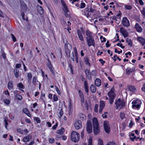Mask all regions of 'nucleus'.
I'll use <instances>...</instances> for the list:
<instances>
[{
	"instance_id": "1",
	"label": "nucleus",
	"mask_w": 145,
	"mask_h": 145,
	"mask_svg": "<svg viewBox=\"0 0 145 145\" xmlns=\"http://www.w3.org/2000/svg\"><path fill=\"white\" fill-rule=\"evenodd\" d=\"M93 131L95 135H97L100 132L99 124L97 118H94L93 119Z\"/></svg>"
},
{
	"instance_id": "2",
	"label": "nucleus",
	"mask_w": 145,
	"mask_h": 145,
	"mask_svg": "<svg viewBox=\"0 0 145 145\" xmlns=\"http://www.w3.org/2000/svg\"><path fill=\"white\" fill-rule=\"evenodd\" d=\"M114 88L113 87L110 91L108 93V95L109 96V102L110 104H112L114 98L116 97V95L114 92Z\"/></svg>"
},
{
	"instance_id": "3",
	"label": "nucleus",
	"mask_w": 145,
	"mask_h": 145,
	"mask_svg": "<svg viewBox=\"0 0 145 145\" xmlns=\"http://www.w3.org/2000/svg\"><path fill=\"white\" fill-rule=\"evenodd\" d=\"M80 138V135L77 132L74 131L72 132L71 135V140L74 142H78Z\"/></svg>"
},
{
	"instance_id": "4",
	"label": "nucleus",
	"mask_w": 145,
	"mask_h": 145,
	"mask_svg": "<svg viewBox=\"0 0 145 145\" xmlns=\"http://www.w3.org/2000/svg\"><path fill=\"white\" fill-rule=\"evenodd\" d=\"M115 104L116 105V109H121L125 105L124 103L120 99H118L116 101Z\"/></svg>"
},
{
	"instance_id": "5",
	"label": "nucleus",
	"mask_w": 145,
	"mask_h": 145,
	"mask_svg": "<svg viewBox=\"0 0 145 145\" xmlns=\"http://www.w3.org/2000/svg\"><path fill=\"white\" fill-rule=\"evenodd\" d=\"M65 53L68 57L70 56L72 47L71 45L69 43L65 44Z\"/></svg>"
},
{
	"instance_id": "6",
	"label": "nucleus",
	"mask_w": 145,
	"mask_h": 145,
	"mask_svg": "<svg viewBox=\"0 0 145 145\" xmlns=\"http://www.w3.org/2000/svg\"><path fill=\"white\" fill-rule=\"evenodd\" d=\"M86 129L88 133H91L92 132V124L89 120L87 121Z\"/></svg>"
},
{
	"instance_id": "7",
	"label": "nucleus",
	"mask_w": 145,
	"mask_h": 145,
	"mask_svg": "<svg viewBox=\"0 0 145 145\" xmlns=\"http://www.w3.org/2000/svg\"><path fill=\"white\" fill-rule=\"evenodd\" d=\"M104 128L105 132L109 133L110 132V127L108 121H105L104 122Z\"/></svg>"
},
{
	"instance_id": "8",
	"label": "nucleus",
	"mask_w": 145,
	"mask_h": 145,
	"mask_svg": "<svg viewBox=\"0 0 145 145\" xmlns=\"http://www.w3.org/2000/svg\"><path fill=\"white\" fill-rule=\"evenodd\" d=\"M86 38L89 47L91 45L94 46L95 41L93 38H91L88 39L87 37Z\"/></svg>"
},
{
	"instance_id": "9",
	"label": "nucleus",
	"mask_w": 145,
	"mask_h": 145,
	"mask_svg": "<svg viewBox=\"0 0 145 145\" xmlns=\"http://www.w3.org/2000/svg\"><path fill=\"white\" fill-rule=\"evenodd\" d=\"M122 22L123 25L124 26L128 27L129 25V21L126 17H124L123 18Z\"/></svg>"
},
{
	"instance_id": "10",
	"label": "nucleus",
	"mask_w": 145,
	"mask_h": 145,
	"mask_svg": "<svg viewBox=\"0 0 145 145\" xmlns=\"http://www.w3.org/2000/svg\"><path fill=\"white\" fill-rule=\"evenodd\" d=\"M48 62L47 64V66L52 73L53 74H54L55 72L54 71V68H53V66L51 63V62L48 59Z\"/></svg>"
},
{
	"instance_id": "11",
	"label": "nucleus",
	"mask_w": 145,
	"mask_h": 145,
	"mask_svg": "<svg viewBox=\"0 0 145 145\" xmlns=\"http://www.w3.org/2000/svg\"><path fill=\"white\" fill-rule=\"evenodd\" d=\"M105 102L104 101H101L100 103L99 112L100 114H101L104 107L105 106Z\"/></svg>"
},
{
	"instance_id": "12",
	"label": "nucleus",
	"mask_w": 145,
	"mask_h": 145,
	"mask_svg": "<svg viewBox=\"0 0 145 145\" xmlns=\"http://www.w3.org/2000/svg\"><path fill=\"white\" fill-rule=\"evenodd\" d=\"M120 31L125 38L128 36V34L127 32V31L124 29L123 28L121 27L120 28Z\"/></svg>"
},
{
	"instance_id": "13",
	"label": "nucleus",
	"mask_w": 145,
	"mask_h": 145,
	"mask_svg": "<svg viewBox=\"0 0 145 145\" xmlns=\"http://www.w3.org/2000/svg\"><path fill=\"white\" fill-rule=\"evenodd\" d=\"M74 127L75 128L78 129L82 127L81 121L80 120H77L74 124Z\"/></svg>"
},
{
	"instance_id": "14",
	"label": "nucleus",
	"mask_w": 145,
	"mask_h": 145,
	"mask_svg": "<svg viewBox=\"0 0 145 145\" xmlns=\"http://www.w3.org/2000/svg\"><path fill=\"white\" fill-rule=\"evenodd\" d=\"M85 72L87 78L89 80H91L92 79V77L91 72L90 70L88 69H86L85 71Z\"/></svg>"
},
{
	"instance_id": "15",
	"label": "nucleus",
	"mask_w": 145,
	"mask_h": 145,
	"mask_svg": "<svg viewBox=\"0 0 145 145\" xmlns=\"http://www.w3.org/2000/svg\"><path fill=\"white\" fill-rule=\"evenodd\" d=\"M61 2L63 6L62 7L63 10L64 12H69L68 8L65 2L62 0H61Z\"/></svg>"
},
{
	"instance_id": "16",
	"label": "nucleus",
	"mask_w": 145,
	"mask_h": 145,
	"mask_svg": "<svg viewBox=\"0 0 145 145\" xmlns=\"http://www.w3.org/2000/svg\"><path fill=\"white\" fill-rule=\"evenodd\" d=\"M38 12L40 14H42L44 13V10L42 7L39 5H38L37 7Z\"/></svg>"
},
{
	"instance_id": "17",
	"label": "nucleus",
	"mask_w": 145,
	"mask_h": 145,
	"mask_svg": "<svg viewBox=\"0 0 145 145\" xmlns=\"http://www.w3.org/2000/svg\"><path fill=\"white\" fill-rule=\"evenodd\" d=\"M32 138V136L30 135L25 136L23 139V141L24 142H27L31 139Z\"/></svg>"
},
{
	"instance_id": "18",
	"label": "nucleus",
	"mask_w": 145,
	"mask_h": 145,
	"mask_svg": "<svg viewBox=\"0 0 145 145\" xmlns=\"http://www.w3.org/2000/svg\"><path fill=\"white\" fill-rule=\"evenodd\" d=\"M135 27L138 32L140 33L142 31V28L138 24H136L135 25Z\"/></svg>"
},
{
	"instance_id": "19",
	"label": "nucleus",
	"mask_w": 145,
	"mask_h": 145,
	"mask_svg": "<svg viewBox=\"0 0 145 145\" xmlns=\"http://www.w3.org/2000/svg\"><path fill=\"white\" fill-rule=\"evenodd\" d=\"M78 35V37L80 39L81 41L84 40L83 37L82 35V33L80 30H78L77 31Z\"/></svg>"
},
{
	"instance_id": "20",
	"label": "nucleus",
	"mask_w": 145,
	"mask_h": 145,
	"mask_svg": "<svg viewBox=\"0 0 145 145\" xmlns=\"http://www.w3.org/2000/svg\"><path fill=\"white\" fill-rule=\"evenodd\" d=\"M95 84L97 87H99L101 84V81L99 78H97L95 80Z\"/></svg>"
},
{
	"instance_id": "21",
	"label": "nucleus",
	"mask_w": 145,
	"mask_h": 145,
	"mask_svg": "<svg viewBox=\"0 0 145 145\" xmlns=\"http://www.w3.org/2000/svg\"><path fill=\"white\" fill-rule=\"evenodd\" d=\"M128 88L130 91L133 92H135L136 90L134 86L131 85H129L128 86Z\"/></svg>"
},
{
	"instance_id": "22",
	"label": "nucleus",
	"mask_w": 145,
	"mask_h": 145,
	"mask_svg": "<svg viewBox=\"0 0 145 145\" xmlns=\"http://www.w3.org/2000/svg\"><path fill=\"white\" fill-rule=\"evenodd\" d=\"M14 72L16 77V78H18L20 74L19 70L17 69H15Z\"/></svg>"
},
{
	"instance_id": "23",
	"label": "nucleus",
	"mask_w": 145,
	"mask_h": 145,
	"mask_svg": "<svg viewBox=\"0 0 145 145\" xmlns=\"http://www.w3.org/2000/svg\"><path fill=\"white\" fill-rule=\"evenodd\" d=\"M72 65L70 64H69L68 68L67 69V72L68 73H71L73 74V69H72Z\"/></svg>"
},
{
	"instance_id": "24",
	"label": "nucleus",
	"mask_w": 145,
	"mask_h": 145,
	"mask_svg": "<svg viewBox=\"0 0 145 145\" xmlns=\"http://www.w3.org/2000/svg\"><path fill=\"white\" fill-rule=\"evenodd\" d=\"M21 8L22 10L23 11H26L27 10V7L25 3H23L21 4Z\"/></svg>"
},
{
	"instance_id": "25",
	"label": "nucleus",
	"mask_w": 145,
	"mask_h": 145,
	"mask_svg": "<svg viewBox=\"0 0 145 145\" xmlns=\"http://www.w3.org/2000/svg\"><path fill=\"white\" fill-rule=\"evenodd\" d=\"M134 69L132 68L131 69L129 67H128L126 70V73L127 75L130 74L131 72H132L134 71Z\"/></svg>"
},
{
	"instance_id": "26",
	"label": "nucleus",
	"mask_w": 145,
	"mask_h": 145,
	"mask_svg": "<svg viewBox=\"0 0 145 145\" xmlns=\"http://www.w3.org/2000/svg\"><path fill=\"white\" fill-rule=\"evenodd\" d=\"M84 85L86 92L87 93H88L89 90L88 89V84L87 82L86 81L84 82Z\"/></svg>"
},
{
	"instance_id": "27",
	"label": "nucleus",
	"mask_w": 145,
	"mask_h": 145,
	"mask_svg": "<svg viewBox=\"0 0 145 145\" xmlns=\"http://www.w3.org/2000/svg\"><path fill=\"white\" fill-rule=\"evenodd\" d=\"M90 89L92 93H94L96 91V88L93 84L91 85Z\"/></svg>"
},
{
	"instance_id": "28",
	"label": "nucleus",
	"mask_w": 145,
	"mask_h": 145,
	"mask_svg": "<svg viewBox=\"0 0 145 145\" xmlns=\"http://www.w3.org/2000/svg\"><path fill=\"white\" fill-rule=\"evenodd\" d=\"M137 40L141 43L143 45L145 44V39L141 37H138Z\"/></svg>"
},
{
	"instance_id": "29",
	"label": "nucleus",
	"mask_w": 145,
	"mask_h": 145,
	"mask_svg": "<svg viewBox=\"0 0 145 145\" xmlns=\"http://www.w3.org/2000/svg\"><path fill=\"white\" fill-rule=\"evenodd\" d=\"M13 83L12 81H10L8 84V88L9 89H13Z\"/></svg>"
},
{
	"instance_id": "30",
	"label": "nucleus",
	"mask_w": 145,
	"mask_h": 145,
	"mask_svg": "<svg viewBox=\"0 0 145 145\" xmlns=\"http://www.w3.org/2000/svg\"><path fill=\"white\" fill-rule=\"evenodd\" d=\"M126 42H127L128 44L130 46H132V43L131 40L128 38H127L126 40Z\"/></svg>"
},
{
	"instance_id": "31",
	"label": "nucleus",
	"mask_w": 145,
	"mask_h": 145,
	"mask_svg": "<svg viewBox=\"0 0 145 145\" xmlns=\"http://www.w3.org/2000/svg\"><path fill=\"white\" fill-rule=\"evenodd\" d=\"M65 131V130L64 128H62L58 130L57 131V133L61 135L63 134Z\"/></svg>"
},
{
	"instance_id": "32",
	"label": "nucleus",
	"mask_w": 145,
	"mask_h": 145,
	"mask_svg": "<svg viewBox=\"0 0 145 145\" xmlns=\"http://www.w3.org/2000/svg\"><path fill=\"white\" fill-rule=\"evenodd\" d=\"M86 35L89 37V38H93L92 37V33L91 32L88 31H86Z\"/></svg>"
},
{
	"instance_id": "33",
	"label": "nucleus",
	"mask_w": 145,
	"mask_h": 145,
	"mask_svg": "<svg viewBox=\"0 0 145 145\" xmlns=\"http://www.w3.org/2000/svg\"><path fill=\"white\" fill-rule=\"evenodd\" d=\"M17 87L23 89H24V85L21 83H20L18 84H17Z\"/></svg>"
},
{
	"instance_id": "34",
	"label": "nucleus",
	"mask_w": 145,
	"mask_h": 145,
	"mask_svg": "<svg viewBox=\"0 0 145 145\" xmlns=\"http://www.w3.org/2000/svg\"><path fill=\"white\" fill-rule=\"evenodd\" d=\"M15 96L16 98H17L18 100H21L22 99V97L21 95L18 94H16Z\"/></svg>"
},
{
	"instance_id": "35",
	"label": "nucleus",
	"mask_w": 145,
	"mask_h": 145,
	"mask_svg": "<svg viewBox=\"0 0 145 145\" xmlns=\"http://www.w3.org/2000/svg\"><path fill=\"white\" fill-rule=\"evenodd\" d=\"M84 60L86 64L87 65H90V63L89 61V59L88 57H85Z\"/></svg>"
},
{
	"instance_id": "36",
	"label": "nucleus",
	"mask_w": 145,
	"mask_h": 145,
	"mask_svg": "<svg viewBox=\"0 0 145 145\" xmlns=\"http://www.w3.org/2000/svg\"><path fill=\"white\" fill-rule=\"evenodd\" d=\"M125 8L126 9L130 10L132 9V7L131 5H125Z\"/></svg>"
},
{
	"instance_id": "37",
	"label": "nucleus",
	"mask_w": 145,
	"mask_h": 145,
	"mask_svg": "<svg viewBox=\"0 0 145 145\" xmlns=\"http://www.w3.org/2000/svg\"><path fill=\"white\" fill-rule=\"evenodd\" d=\"M80 96L81 98H84V96L82 92L80 90L78 91Z\"/></svg>"
},
{
	"instance_id": "38",
	"label": "nucleus",
	"mask_w": 145,
	"mask_h": 145,
	"mask_svg": "<svg viewBox=\"0 0 145 145\" xmlns=\"http://www.w3.org/2000/svg\"><path fill=\"white\" fill-rule=\"evenodd\" d=\"M3 101L7 105H8L10 103V101L7 99L4 100Z\"/></svg>"
},
{
	"instance_id": "39",
	"label": "nucleus",
	"mask_w": 145,
	"mask_h": 145,
	"mask_svg": "<svg viewBox=\"0 0 145 145\" xmlns=\"http://www.w3.org/2000/svg\"><path fill=\"white\" fill-rule=\"evenodd\" d=\"M91 76H95L96 75V71L94 70H92L91 72Z\"/></svg>"
},
{
	"instance_id": "40",
	"label": "nucleus",
	"mask_w": 145,
	"mask_h": 145,
	"mask_svg": "<svg viewBox=\"0 0 145 145\" xmlns=\"http://www.w3.org/2000/svg\"><path fill=\"white\" fill-rule=\"evenodd\" d=\"M140 106V105L139 104L133 105L132 107L133 108L136 107L137 108H138Z\"/></svg>"
},
{
	"instance_id": "41",
	"label": "nucleus",
	"mask_w": 145,
	"mask_h": 145,
	"mask_svg": "<svg viewBox=\"0 0 145 145\" xmlns=\"http://www.w3.org/2000/svg\"><path fill=\"white\" fill-rule=\"evenodd\" d=\"M34 120H36V122L37 123H40V120L39 118L35 117L34 118Z\"/></svg>"
},
{
	"instance_id": "42",
	"label": "nucleus",
	"mask_w": 145,
	"mask_h": 145,
	"mask_svg": "<svg viewBox=\"0 0 145 145\" xmlns=\"http://www.w3.org/2000/svg\"><path fill=\"white\" fill-rule=\"evenodd\" d=\"M106 145H117L116 143L113 141H110L108 142Z\"/></svg>"
},
{
	"instance_id": "43",
	"label": "nucleus",
	"mask_w": 145,
	"mask_h": 145,
	"mask_svg": "<svg viewBox=\"0 0 145 145\" xmlns=\"http://www.w3.org/2000/svg\"><path fill=\"white\" fill-rule=\"evenodd\" d=\"M11 37L13 41L14 42H16V37H14V35H13L12 34H11Z\"/></svg>"
},
{
	"instance_id": "44",
	"label": "nucleus",
	"mask_w": 145,
	"mask_h": 145,
	"mask_svg": "<svg viewBox=\"0 0 145 145\" xmlns=\"http://www.w3.org/2000/svg\"><path fill=\"white\" fill-rule=\"evenodd\" d=\"M98 105L97 104H96L94 107V110L95 112H98Z\"/></svg>"
},
{
	"instance_id": "45",
	"label": "nucleus",
	"mask_w": 145,
	"mask_h": 145,
	"mask_svg": "<svg viewBox=\"0 0 145 145\" xmlns=\"http://www.w3.org/2000/svg\"><path fill=\"white\" fill-rule=\"evenodd\" d=\"M125 114L123 112L121 113L120 115V117L122 119H123L125 118Z\"/></svg>"
},
{
	"instance_id": "46",
	"label": "nucleus",
	"mask_w": 145,
	"mask_h": 145,
	"mask_svg": "<svg viewBox=\"0 0 145 145\" xmlns=\"http://www.w3.org/2000/svg\"><path fill=\"white\" fill-rule=\"evenodd\" d=\"M92 139L91 138H90L88 140V145H92Z\"/></svg>"
},
{
	"instance_id": "47",
	"label": "nucleus",
	"mask_w": 145,
	"mask_h": 145,
	"mask_svg": "<svg viewBox=\"0 0 145 145\" xmlns=\"http://www.w3.org/2000/svg\"><path fill=\"white\" fill-rule=\"evenodd\" d=\"M55 140L53 138H50L49 139V143H53L54 142Z\"/></svg>"
},
{
	"instance_id": "48",
	"label": "nucleus",
	"mask_w": 145,
	"mask_h": 145,
	"mask_svg": "<svg viewBox=\"0 0 145 145\" xmlns=\"http://www.w3.org/2000/svg\"><path fill=\"white\" fill-rule=\"evenodd\" d=\"M27 76L29 80H31L32 76L31 73H28L27 74Z\"/></svg>"
},
{
	"instance_id": "49",
	"label": "nucleus",
	"mask_w": 145,
	"mask_h": 145,
	"mask_svg": "<svg viewBox=\"0 0 145 145\" xmlns=\"http://www.w3.org/2000/svg\"><path fill=\"white\" fill-rule=\"evenodd\" d=\"M58 100V98L56 95H54L53 96V100L54 101H56Z\"/></svg>"
},
{
	"instance_id": "50",
	"label": "nucleus",
	"mask_w": 145,
	"mask_h": 145,
	"mask_svg": "<svg viewBox=\"0 0 145 145\" xmlns=\"http://www.w3.org/2000/svg\"><path fill=\"white\" fill-rule=\"evenodd\" d=\"M99 141L98 143V145H103V142L102 140L100 139H99Z\"/></svg>"
},
{
	"instance_id": "51",
	"label": "nucleus",
	"mask_w": 145,
	"mask_h": 145,
	"mask_svg": "<svg viewBox=\"0 0 145 145\" xmlns=\"http://www.w3.org/2000/svg\"><path fill=\"white\" fill-rule=\"evenodd\" d=\"M36 78L35 77H34L33 78V81L32 82V83L36 85Z\"/></svg>"
},
{
	"instance_id": "52",
	"label": "nucleus",
	"mask_w": 145,
	"mask_h": 145,
	"mask_svg": "<svg viewBox=\"0 0 145 145\" xmlns=\"http://www.w3.org/2000/svg\"><path fill=\"white\" fill-rule=\"evenodd\" d=\"M71 55H72V56L71 57V58L72 60V61H74V53L73 52H72V53Z\"/></svg>"
},
{
	"instance_id": "53",
	"label": "nucleus",
	"mask_w": 145,
	"mask_h": 145,
	"mask_svg": "<svg viewBox=\"0 0 145 145\" xmlns=\"http://www.w3.org/2000/svg\"><path fill=\"white\" fill-rule=\"evenodd\" d=\"M85 6V4L84 3H81L80 5V8H84Z\"/></svg>"
},
{
	"instance_id": "54",
	"label": "nucleus",
	"mask_w": 145,
	"mask_h": 145,
	"mask_svg": "<svg viewBox=\"0 0 145 145\" xmlns=\"http://www.w3.org/2000/svg\"><path fill=\"white\" fill-rule=\"evenodd\" d=\"M99 61L101 62L102 65H103L104 63H105V61H104L102 59H100L99 60Z\"/></svg>"
},
{
	"instance_id": "55",
	"label": "nucleus",
	"mask_w": 145,
	"mask_h": 145,
	"mask_svg": "<svg viewBox=\"0 0 145 145\" xmlns=\"http://www.w3.org/2000/svg\"><path fill=\"white\" fill-rule=\"evenodd\" d=\"M21 66V65L20 63H17L16 65V67L17 68H20Z\"/></svg>"
},
{
	"instance_id": "56",
	"label": "nucleus",
	"mask_w": 145,
	"mask_h": 145,
	"mask_svg": "<svg viewBox=\"0 0 145 145\" xmlns=\"http://www.w3.org/2000/svg\"><path fill=\"white\" fill-rule=\"evenodd\" d=\"M59 114H60V118L63 115V110H62V108L61 110H60L59 112Z\"/></svg>"
},
{
	"instance_id": "57",
	"label": "nucleus",
	"mask_w": 145,
	"mask_h": 145,
	"mask_svg": "<svg viewBox=\"0 0 145 145\" xmlns=\"http://www.w3.org/2000/svg\"><path fill=\"white\" fill-rule=\"evenodd\" d=\"M57 125H58L57 123H56L55 125H53V127H52V129L54 130L56 129V127L57 126Z\"/></svg>"
},
{
	"instance_id": "58",
	"label": "nucleus",
	"mask_w": 145,
	"mask_h": 145,
	"mask_svg": "<svg viewBox=\"0 0 145 145\" xmlns=\"http://www.w3.org/2000/svg\"><path fill=\"white\" fill-rule=\"evenodd\" d=\"M4 121L5 122V128L6 129H7V125L8 124V123L7 122V121H6V119H5L4 120Z\"/></svg>"
},
{
	"instance_id": "59",
	"label": "nucleus",
	"mask_w": 145,
	"mask_h": 145,
	"mask_svg": "<svg viewBox=\"0 0 145 145\" xmlns=\"http://www.w3.org/2000/svg\"><path fill=\"white\" fill-rule=\"evenodd\" d=\"M141 11L143 15L145 16V8H144Z\"/></svg>"
},
{
	"instance_id": "60",
	"label": "nucleus",
	"mask_w": 145,
	"mask_h": 145,
	"mask_svg": "<svg viewBox=\"0 0 145 145\" xmlns=\"http://www.w3.org/2000/svg\"><path fill=\"white\" fill-rule=\"evenodd\" d=\"M23 111L24 113L26 114L27 112H28L29 111L26 108H24L23 110Z\"/></svg>"
},
{
	"instance_id": "61",
	"label": "nucleus",
	"mask_w": 145,
	"mask_h": 145,
	"mask_svg": "<svg viewBox=\"0 0 145 145\" xmlns=\"http://www.w3.org/2000/svg\"><path fill=\"white\" fill-rule=\"evenodd\" d=\"M74 52L75 54V55H78L77 53V51L76 47H74Z\"/></svg>"
},
{
	"instance_id": "62",
	"label": "nucleus",
	"mask_w": 145,
	"mask_h": 145,
	"mask_svg": "<svg viewBox=\"0 0 145 145\" xmlns=\"http://www.w3.org/2000/svg\"><path fill=\"white\" fill-rule=\"evenodd\" d=\"M24 11H23V12H22L21 13V15L22 16V19L23 20H25V18H24L25 14H24Z\"/></svg>"
},
{
	"instance_id": "63",
	"label": "nucleus",
	"mask_w": 145,
	"mask_h": 145,
	"mask_svg": "<svg viewBox=\"0 0 145 145\" xmlns=\"http://www.w3.org/2000/svg\"><path fill=\"white\" fill-rule=\"evenodd\" d=\"M17 131L18 132L20 133L21 134H23V130L21 129H17Z\"/></svg>"
},
{
	"instance_id": "64",
	"label": "nucleus",
	"mask_w": 145,
	"mask_h": 145,
	"mask_svg": "<svg viewBox=\"0 0 145 145\" xmlns=\"http://www.w3.org/2000/svg\"><path fill=\"white\" fill-rule=\"evenodd\" d=\"M142 89L143 91L145 92V83L144 84L143 87L142 88Z\"/></svg>"
}]
</instances>
